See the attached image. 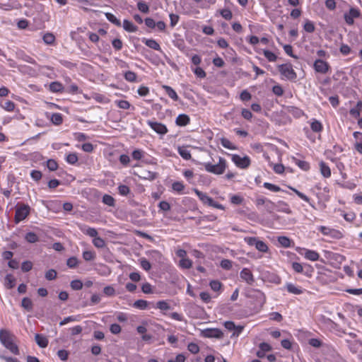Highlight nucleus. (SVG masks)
<instances>
[{"label": "nucleus", "mask_w": 362, "mask_h": 362, "mask_svg": "<svg viewBox=\"0 0 362 362\" xmlns=\"http://www.w3.org/2000/svg\"><path fill=\"white\" fill-rule=\"evenodd\" d=\"M315 25L313 22L307 21L304 24V30L308 33H313L315 31Z\"/></svg>", "instance_id": "864d4df0"}, {"label": "nucleus", "mask_w": 362, "mask_h": 362, "mask_svg": "<svg viewBox=\"0 0 362 362\" xmlns=\"http://www.w3.org/2000/svg\"><path fill=\"white\" fill-rule=\"evenodd\" d=\"M118 191L119 194L122 196H127L130 192L129 187L124 185H121L118 187Z\"/></svg>", "instance_id": "603ef678"}, {"label": "nucleus", "mask_w": 362, "mask_h": 362, "mask_svg": "<svg viewBox=\"0 0 362 362\" xmlns=\"http://www.w3.org/2000/svg\"><path fill=\"white\" fill-rule=\"evenodd\" d=\"M278 69L281 75L288 80L294 81L297 78V74L293 69L291 64H281L278 66Z\"/></svg>", "instance_id": "20e7f679"}, {"label": "nucleus", "mask_w": 362, "mask_h": 362, "mask_svg": "<svg viewBox=\"0 0 362 362\" xmlns=\"http://www.w3.org/2000/svg\"><path fill=\"white\" fill-rule=\"evenodd\" d=\"M163 88L165 90L166 94L171 99H173L175 101H177L179 100V97H178L177 94L176 93V92L170 86H163Z\"/></svg>", "instance_id": "a211bd4d"}, {"label": "nucleus", "mask_w": 362, "mask_h": 362, "mask_svg": "<svg viewBox=\"0 0 362 362\" xmlns=\"http://www.w3.org/2000/svg\"><path fill=\"white\" fill-rule=\"evenodd\" d=\"M137 8L141 12L144 13H148L149 12V7L144 1H139L137 3Z\"/></svg>", "instance_id": "72a5a7b5"}, {"label": "nucleus", "mask_w": 362, "mask_h": 362, "mask_svg": "<svg viewBox=\"0 0 362 362\" xmlns=\"http://www.w3.org/2000/svg\"><path fill=\"white\" fill-rule=\"evenodd\" d=\"M264 187L267 188V189L272 191V192H280L281 191V189L274 184L269 183V182H264Z\"/></svg>", "instance_id": "8fccbe9b"}, {"label": "nucleus", "mask_w": 362, "mask_h": 362, "mask_svg": "<svg viewBox=\"0 0 362 362\" xmlns=\"http://www.w3.org/2000/svg\"><path fill=\"white\" fill-rule=\"evenodd\" d=\"M95 257V252H93L92 251L87 250V251H84L83 252V258L86 261H91V260L94 259Z\"/></svg>", "instance_id": "a18cd8bd"}, {"label": "nucleus", "mask_w": 362, "mask_h": 362, "mask_svg": "<svg viewBox=\"0 0 362 362\" xmlns=\"http://www.w3.org/2000/svg\"><path fill=\"white\" fill-rule=\"evenodd\" d=\"M93 243L98 248H103L105 246V240L100 237H95L93 240Z\"/></svg>", "instance_id": "4c0bfd02"}, {"label": "nucleus", "mask_w": 362, "mask_h": 362, "mask_svg": "<svg viewBox=\"0 0 362 362\" xmlns=\"http://www.w3.org/2000/svg\"><path fill=\"white\" fill-rule=\"evenodd\" d=\"M105 15L106 18L116 26L120 27L122 25L121 21L117 19L112 13H105Z\"/></svg>", "instance_id": "b1692460"}, {"label": "nucleus", "mask_w": 362, "mask_h": 362, "mask_svg": "<svg viewBox=\"0 0 362 362\" xmlns=\"http://www.w3.org/2000/svg\"><path fill=\"white\" fill-rule=\"evenodd\" d=\"M360 16V11L356 8L351 7L348 12L344 13V18L346 24L351 25L354 23V18H359Z\"/></svg>", "instance_id": "423d86ee"}, {"label": "nucleus", "mask_w": 362, "mask_h": 362, "mask_svg": "<svg viewBox=\"0 0 362 362\" xmlns=\"http://www.w3.org/2000/svg\"><path fill=\"white\" fill-rule=\"evenodd\" d=\"M49 89L51 91L54 93L62 92L63 90V86L59 82H52L49 85Z\"/></svg>", "instance_id": "393cba45"}, {"label": "nucleus", "mask_w": 362, "mask_h": 362, "mask_svg": "<svg viewBox=\"0 0 362 362\" xmlns=\"http://www.w3.org/2000/svg\"><path fill=\"white\" fill-rule=\"evenodd\" d=\"M33 264L30 261H25L22 263L21 269L24 272H28L32 269Z\"/></svg>", "instance_id": "680f3d73"}, {"label": "nucleus", "mask_w": 362, "mask_h": 362, "mask_svg": "<svg viewBox=\"0 0 362 362\" xmlns=\"http://www.w3.org/2000/svg\"><path fill=\"white\" fill-rule=\"evenodd\" d=\"M156 308L161 310H168L170 309L169 304L164 300H160L157 302Z\"/></svg>", "instance_id": "de8ad7c7"}, {"label": "nucleus", "mask_w": 362, "mask_h": 362, "mask_svg": "<svg viewBox=\"0 0 362 362\" xmlns=\"http://www.w3.org/2000/svg\"><path fill=\"white\" fill-rule=\"evenodd\" d=\"M190 122V119L188 115L185 114L179 115L176 118V124L178 126H186Z\"/></svg>", "instance_id": "4468645a"}, {"label": "nucleus", "mask_w": 362, "mask_h": 362, "mask_svg": "<svg viewBox=\"0 0 362 362\" xmlns=\"http://www.w3.org/2000/svg\"><path fill=\"white\" fill-rule=\"evenodd\" d=\"M1 106L7 111H13L15 107V104L11 100H6L1 103Z\"/></svg>", "instance_id": "7c9ffc66"}, {"label": "nucleus", "mask_w": 362, "mask_h": 362, "mask_svg": "<svg viewBox=\"0 0 362 362\" xmlns=\"http://www.w3.org/2000/svg\"><path fill=\"white\" fill-rule=\"evenodd\" d=\"M35 339L37 344L41 348H45L48 345V339L42 334H36Z\"/></svg>", "instance_id": "ddd939ff"}, {"label": "nucleus", "mask_w": 362, "mask_h": 362, "mask_svg": "<svg viewBox=\"0 0 362 362\" xmlns=\"http://www.w3.org/2000/svg\"><path fill=\"white\" fill-rule=\"evenodd\" d=\"M30 208L27 204H18L16 208L15 223H18L24 220L30 214Z\"/></svg>", "instance_id": "7ed1b4c3"}, {"label": "nucleus", "mask_w": 362, "mask_h": 362, "mask_svg": "<svg viewBox=\"0 0 362 362\" xmlns=\"http://www.w3.org/2000/svg\"><path fill=\"white\" fill-rule=\"evenodd\" d=\"M195 75L201 78H205L206 74V72L201 67H197L194 70Z\"/></svg>", "instance_id": "0e129e2a"}, {"label": "nucleus", "mask_w": 362, "mask_h": 362, "mask_svg": "<svg viewBox=\"0 0 362 362\" xmlns=\"http://www.w3.org/2000/svg\"><path fill=\"white\" fill-rule=\"evenodd\" d=\"M233 262L227 259H224L221 262V267L224 269L229 270L232 268Z\"/></svg>", "instance_id": "13d9d810"}, {"label": "nucleus", "mask_w": 362, "mask_h": 362, "mask_svg": "<svg viewBox=\"0 0 362 362\" xmlns=\"http://www.w3.org/2000/svg\"><path fill=\"white\" fill-rule=\"evenodd\" d=\"M178 153L185 160H189L191 158V153L189 150L185 147H179Z\"/></svg>", "instance_id": "bb28decb"}, {"label": "nucleus", "mask_w": 362, "mask_h": 362, "mask_svg": "<svg viewBox=\"0 0 362 362\" xmlns=\"http://www.w3.org/2000/svg\"><path fill=\"white\" fill-rule=\"evenodd\" d=\"M308 343L310 346L315 348H319L322 346V341L320 339L315 338L309 339Z\"/></svg>", "instance_id": "69168bd1"}, {"label": "nucleus", "mask_w": 362, "mask_h": 362, "mask_svg": "<svg viewBox=\"0 0 362 362\" xmlns=\"http://www.w3.org/2000/svg\"><path fill=\"white\" fill-rule=\"evenodd\" d=\"M66 160L69 164L74 165L78 161V156L75 153H71L67 155Z\"/></svg>", "instance_id": "ea45409f"}, {"label": "nucleus", "mask_w": 362, "mask_h": 362, "mask_svg": "<svg viewBox=\"0 0 362 362\" xmlns=\"http://www.w3.org/2000/svg\"><path fill=\"white\" fill-rule=\"evenodd\" d=\"M313 67L316 72L320 74H326L330 68L327 62L320 59L315 61Z\"/></svg>", "instance_id": "6e6552de"}, {"label": "nucleus", "mask_w": 362, "mask_h": 362, "mask_svg": "<svg viewBox=\"0 0 362 362\" xmlns=\"http://www.w3.org/2000/svg\"><path fill=\"white\" fill-rule=\"evenodd\" d=\"M57 356L62 361H66L69 356V352L66 350L62 349L57 351Z\"/></svg>", "instance_id": "774afa93"}, {"label": "nucleus", "mask_w": 362, "mask_h": 362, "mask_svg": "<svg viewBox=\"0 0 362 362\" xmlns=\"http://www.w3.org/2000/svg\"><path fill=\"white\" fill-rule=\"evenodd\" d=\"M172 188L174 191L181 193L185 189V185L180 182H175L173 183Z\"/></svg>", "instance_id": "a19ab883"}, {"label": "nucleus", "mask_w": 362, "mask_h": 362, "mask_svg": "<svg viewBox=\"0 0 362 362\" xmlns=\"http://www.w3.org/2000/svg\"><path fill=\"white\" fill-rule=\"evenodd\" d=\"M272 91L277 96H281L284 94V90L279 85L273 86Z\"/></svg>", "instance_id": "338daca9"}, {"label": "nucleus", "mask_w": 362, "mask_h": 362, "mask_svg": "<svg viewBox=\"0 0 362 362\" xmlns=\"http://www.w3.org/2000/svg\"><path fill=\"white\" fill-rule=\"evenodd\" d=\"M21 306L25 309L27 311H32L33 310V302L32 300L28 298L25 297L22 299Z\"/></svg>", "instance_id": "4be33fe9"}, {"label": "nucleus", "mask_w": 362, "mask_h": 362, "mask_svg": "<svg viewBox=\"0 0 362 362\" xmlns=\"http://www.w3.org/2000/svg\"><path fill=\"white\" fill-rule=\"evenodd\" d=\"M289 188L293 191L298 197H300L301 199L304 200L305 202H308V204H310L311 206H313L311 204H310V199L308 197H307L305 194H304L303 193L300 192V191H298V189L293 188V187H289Z\"/></svg>", "instance_id": "473e14b6"}, {"label": "nucleus", "mask_w": 362, "mask_h": 362, "mask_svg": "<svg viewBox=\"0 0 362 362\" xmlns=\"http://www.w3.org/2000/svg\"><path fill=\"white\" fill-rule=\"evenodd\" d=\"M25 239L30 243H35L39 240L37 235L33 232H29L26 233Z\"/></svg>", "instance_id": "cd10ccee"}, {"label": "nucleus", "mask_w": 362, "mask_h": 362, "mask_svg": "<svg viewBox=\"0 0 362 362\" xmlns=\"http://www.w3.org/2000/svg\"><path fill=\"white\" fill-rule=\"evenodd\" d=\"M201 335L205 338L221 339L223 337V333L218 328H207L202 330Z\"/></svg>", "instance_id": "39448f33"}, {"label": "nucleus", "mask_w": 362, "mask_h": 362, "mask_svg": "<svg viewBox=\"0 0 362 362\" xmlns=\"http://www.w3.org/2000/svg\"><path fill=\"white\" fill-rule=\"evenodd\" d=\"M278 242L282 247L288 248L291 247L292 241L286 236H279L278 238Z\"/></svg>", "instance_id": "5701e85b"}, {"label": "nucleus", "mask_w": 362, "mask_h": 362, "mask_svg": "<svg viewBox=\"0 0 362 362\" xmlns=\"http://www.w3.org/2000/svg\"><path fill=\"white\" fill-rule=\"evenodd\" d=\"M47 167L50 171H54L58 168L57 163L53 159H49L47 161Z\"/></svg>", "instance_id": "09e8293b"}, {"label": "nucleus", "mask_w": 362, "mask_h": 362, "mask_svg": "<svg viewBox=\"0 0 362 362\" xmlns=\"http://www.w3.org/2000/svg\"><path fill=\"white\" fill-rule=\"evenodd\" d=\"M276 209L279 211L284 212L288 214H290L292 213V211L289 208L288 204L284 201L278 202V203L276 204Z\"/></svg>", "instance_id": "2eb2a0df"}, {"label": "nucleus", "mask_w": 362, "mask_h": 362, "mask_svg": "<svg viewBox=\"0 0 362 362\" xmlns=\"http://www.w3.org/2000/svg\"><path fill=\"white\" fill-rule=\"evenodd\" d=\"M71 288L75 291L81 290L83 287V283L81 280H73L70 284Z\"/></svg>", "instance_id": "c03bdc74"}, {"label": "nucleus", "mask_w": 362, "mask_h": 362, "mask_svg": "<svg viewBox=\"0 0 362 362\" xmlns=\"http://www.w3.org/2000/svg\"><path fill=\"white\" fill-rule=\"evenodd\" d=\"M147 124L158 134H165L168 132L166 126L162 123L153 122L151 120L147 121Z\"/></svg>", "instance_id": "1a4fd4ad"}, {"label": "nucleus", "mask_w": 362, "mask_h": 362, "mask_svg": "<svg viewBox=\"0 0 362 362\" xmlns=\"http://www.w3.org/2000/svg\"><path fill=\"white\" fill-rule=\"evenodd\" d=\"M209 285L211 288L214 291H218L221 288V282L216 280L211 281Z\"/></svg>", "instance_id": "e2e57ef3"}, {"label": "nucleus", "mask_w": 362, "mask_h": 362, "mask_svg": "<svg viewBox=\"0 0 362 362\" xmlns=\"http://www.w3.org/2000/svg\"><path fill=\"white\" fill-rule=\"evenodd\" d=\"M43 41L47 45H52L54 42L55 37L52 33H47L43 35Z\"/></svg>", "instance_id": "c85d7f7f"}, {"label": "nucleus", "mask_w": 362, "mask_h": 362, "mask_svg": "<svg viewBox=\"0 0 362 362\" xmlns=\"http://www.w3.org/2000/svg\"><path fill=\"white\" fill-rule=\"evenodd\" d=\"M148 301L145 300H137L134 303V307L141 310H145L148 307Z\"/></svg>", "instance_id": "c756f323"}, {"label": "nucleus", "mask_w": 362, "mask_h": 362, "mask_svg": "<svg viewBox=\"0 0 362 362\" xmlns=\"http://www.w3.org/2000/svg\"><path fill=\"white\" fill-rule=\"evenodd\" d=\"M78 262L76 257H71L67 259L66 264L69 268H75Z\"/></svg>", "instance_id": "4d7b16f0"}, {"label": "nucleus", "mask_w": 362, "mask_h": 362, "mask_svg": "<svg viewBox=\"0 0 362 362\" xmlns=\"http://www.w3.org/2000/svg\"><path fill=\"white\" fill-rule=\"evenodd\" d=\"M263 54L269 62H275L277 59L276 55L269 50H264Z\"/></svg>", "instance_id": "79ce46f5"}, {"label": "nucleus", "mask_w": 362, "mask_h": 362, "mask_svg": "<svg viewBox=\"0 0 362 362\" xmlns=\"http://www.w3.org/2000/svg\"><path fill=\"white\" fill-rule=\"evenodd\" d=\"M255 247L257 250L262 252H266L268 250V247L266 243L259 240L256 243Z\"/></svg>", "instance_id": "c9c22d12"}, {"label": "nucleus", "mask_w": 362, "mask_h": 362, "mask_svg": "<svg viewBox=\"0 0 362 362\" xmlns=\"http://www.w3.org/2000/svg\"><path fill=\"white\" fill-rule=\"evenodd\" d=\"M116 103L117 104V106L124 110H127L130 107V103L127 100H117L116 101Z\"/></svg>", "instance_id": "052dcab7"}, {"label": "nucleus", "mask_w": 362, "mask_h": 362, "mask_svg": "<svg viewBox=\"0 0 362 362\" xmlns=\"http://www.w3.org/2000/svg\"><path fill=\"white\" fill-rule=\"evenodd\" d=\"M123 28L126 31L129 33H134L138 30L137 26L134 25L131 21L128 20H124Z\"/></svg>", "instance_id": "6ab92c4d"}, {"label": "nucleus", "mask_w": 362, "mask_h": 362, "mask_svg": "<svg viewBox=\"0 0 362 362\" xmlns=\"http://www.w3.org/2000/svg\"><path fill=\"white\" fill-rule=\"evenodd\" d=\"M143 42H144L146 46H148V47H150L153 49H155L157 51L160 50V46L155 40L144 39Z\"/></svg>", "instance_id": "f3484780"}, {"label": "nucleus", "mask_w": 362, "mask_h": 362, "mask_svg": "<svg viewBox=\"0 0 362 362\" xmlns=\"http://www.w3.org/2000/svg\"><path fill=\"white\" fill-rule=\"evenodd\" d=\"M233 162L240 168H247L250 165V159L248 156L240 157L239 155L232 156Z\"/></svg>", "instance_id": "0eeeda50"}, {"label": "nucleus", "mask_w": 362, "mask_h": 362, "mask_svg": "<svg viewBox=\"0 0 362 362\" xmlns=\"http://www.w3.org/2000/svg\"><path fill=\"white\" fill-rule=\"evenodd\" d=\"M226 168V160L220 157L218 163L217 164L213 165L210 163H204L205 170L215 175H221L224 173Z\"/></svg>", "instance_id": "f03ea898"}, {"label": "nucleus", "mask_w": 362, "mask_h": 362, "mask_svg": "<svg viewBox=\"0 0 362 362\" xmlns=\"http://www.w3.org/2000/svg\"><path fill=\"white\" fill-rule=\"evenodd\" d=\"M240 278L249 285H252L255 279L251 271L247 268H244L240 273Z\"/></svg>", "instance_id": "9d476101"}, {"label": "nucleus", "mask_w": 362, "mask_h": 362, "mask_svg": "<svg viewBox=\"0 0 362 362\" xmlns=\"http://www.w3.org/2000/svg\"><path fill=\"white\" fill-rule=\"evenodd\" d=\"M124 78L129 82H134L136 81V74L131 71H128L124 74Z\"/></svg>", "instance_id": "58836bf2"}, {"label": "nucleus", "mask_w": 362, "mask_h": 362, "mask_svg": "<svg viewBox=\"0 0 362 362\" xmlns=\"http://www.w3.org/2000/svg\"><path fill=\"white\" fill-rule=\"evenodd\" d=\"M296 163L300 168L305 171H307L310 169V164L305 160H297Z\"/></svg>", "instance_id": "49530a36"}, {"label": "nucleus", "mask_w": 362, "mask_h": 362, "mask_svg": "<svg viewBox=\"0 0 362 362\" xmlns=\"http://www.w3.org/2000/svg\"><path fill=\"white\" fill-rule=\"evenodd\" d=\"M320 172L325 177H329L331 176L330 168L325 162H320Z\"/></svg>", "instance_id": "aec40b11"}, {"label": "nucleus", "mask_w": 362, "mask_h": 362, "mask_svg": "<svg viewBox=\"0 0 362 362\" xmlns=\"http://www.w3.org/2000/svg\"><path fill=\"white\" fill-rule=\"evenodd\" d=\"M221 144L226 148L230 150L235 149V146L228 139H221Z\"/></svg>", "instance_id": "37998d69"}, {"label": "nucleus", "mask_w": 362, "mask_h": 362, "mask_svg": "<svg viewBox=\"0 0 362 362\" xmlns=\"http://www.w3.org/2000/svg\"><path fill=\"white\" fill-rule=\"evenodd\" d=\"M304 256L311 261H317L320 258V255L316 251L311 250H306Z\"/></svg>", "instance_id": "dca6fc26"}, {"label": "nucleus", "mask_w": 362, "mask_h": 362, "mask_svg": "<svg viewBox=\"0 0 362 362\" xmlns=\"http://www.w3.org/2000/svg\"><path fill=\"white\" fill-rule=\"evenodd\" d=\"M194 192L197 195L199 199L203 202V204L210 206L214 203V199L209 197L206 193H204L197 189H194Z\"/></svg>", "instance_id": "9b49d317"}, {"label": "nucleus", "mask_w": 362, "mask_h": 362, "mask_svg": "<svg viewBox=\"0 0 362 362\" xmlns=\"http://www.w3.org/2000/svg\"><path fill=\"white\" fill-rule=\"evenodd\" d=\"M179 266L182 269H190L192 267V261L186 257L180 260Z\"/></svg>", "instance_id": "a878e982"}, {"label": "nucleus", "mask_w": 362, "mask_h": 362, "mask_svg": "<svg viewBox=\"0 0 362 362\" xmlns=\"http://www.w3.org/2000/svg\"><path fill=\"white\" fill-rule=\"evenodd\" d=\"M51 121L53 124L56 125L61 124L62 123L63 119L62 116L60 113H54L52 115Z\"/></svg>", "instance_id": "2f4dec72"}, {"label": "nucleus", "mask_w": 362, "mask_h": 362, "mask_svg": "<svg viewBox=\"0 0 362 362\" xmlns=\"http://www.w3.org/2000/svg\"><path fill=\"white\" fill-rule=\"evenodd\" d=\"M16 336L8 329H0V341L1 344L12 354L19 355L20 351L18 345L16 344Z\"/></svg>", "instance_id": "f257e3e1"}, {"label": "nucleus", "mask_w": 362, "mask_h": 362, "mask_svg": "<svg viewBox=\"0 0 362 362\" xmlns=\"http://www.w3.org/2000/svg\"><path fill=\"white\" fill-rule=\"evenodd\" d=\"M220 13L226 20H230L233 17L231 11L228 8L221 10Z\"/></svg>", "instance_id": "3c124183"}, {"label": "nucleus", "mask_w": 362, "mask_h": 362, "mask_svg": "<svg viewBox=\"0 0 362 362\" xmlns=\"http://www.w3.org/2000/svg\"><path fill=\"white\" fill-rule=\"evenodd\" d=\"M78 227L81 232L90 237L95 238L98 235V231L93 228H90L85 224H80Z\"/></svg>", "instance_id": "f8f14e48"}, {"label": "nucleus", "mask_w": 362, "mask_h": 362, "mask_svg": "<svg viewBox=\"0 0 362 362\" xmlns=\"http://www.w3.org/2000/svg\"><path fill=\"white\" fill-rule=\"evenodd\" d=\"M286 289L287 291L291 293L296 295H299L303 293V290L300 288L296 287L294 284L291 283H288L286 284Z\"/></svg>", "instance_id": "412c9836"}, {"label": "nucleus", "mask_w": 362, "mask_h": 362, "mask_svg": "<svg viewBox=\"0 0 362 362\" xmlns=\"http://www.w3.org/2000/svg\"><path fill=\"white\" fill-rule=\"evenodd\" d=\"M103 202L110 206H113L115 205V199L114 198L109 195V194H105L103 197Z\"/></svg>", "instance_id": "f704fd0d"}, {"label": "nucleus", "mask_w": 362, "mask_h": 362, "mask_svg": "<svg viewBox=\"0 0 362 362\" xmlns=\"http://www.w3.org/2000/svg\"><path fill=\"white\" fill-rule=\"evenodd\" d=\"M15 279L11 274H7L6 276V284L7 288H12L14 286Z\"/></svg>", "instance_id": "5fc2aeb1"}, {"label": "nucleus", "mask_w": 362, "mask_h": 362, "mask_svg": "<svg viewBox=\"0 0 362 362\" xmlns=\"http://www.w3.org/2000/svg\"><path fill=\"white\" fill-rule=\"evenodd\" d=\"M57 277V272L54 269H49L45 274V278L49 280H54Z\"/></svg>", "instance_id": "bf43d9fd"}, {"label": "nucleus", "mask_w": 362, "mask_h": 362, "mask_svg": "<svg viewBox=\"0 0 362 362\" xmlns=\"http://www.w3.org/2000/svg\"><path fill=\"white\" fill-rule=\"evenodd\" d=\"M311 129L315 132H320L322 129V124L317 121L314 120L310 124Z\"/></svg>", "instance_id": "e433bc0d"}, {"label": "nucleus", "mask_w": 362, "mask_h": 362, "mask_svg": "<svg viewBox=\"0 0 362 362\" xmlns=\"http://www.w3.org/2000/svg\"><path fill=\"white\" fill-rule=\"evenodd\" d=\"M187 349L189 351H190L192 354H197L199 351V346L193 342H191L188 344Z\"/></svg>", "instance_id": "6e6d98bb"}]
</instances>
